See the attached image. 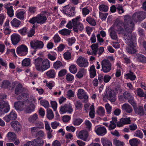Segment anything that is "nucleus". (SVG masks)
Wrapping results in <instances>:
<instances>
[{"mask_svg":"<svg viewBox=\"0 0 146 146\" xmlns=\"http://www.w3.org/2000/svg\"><path fill=\"white\" fill-rule=\"evenodd\" d=\"M64 56L66 60H69L71 58V54L69 52H66L64 54Z\"/></svg>","mask_w":146,"mask_h":146,"instance_id":"62","label":"nucleus"},{"mask_svg":"<svg viewBox=\"0 0 146 146\" xmlns=\"http://www.w3.org/2000/svg\"><path fill=\"white\" fill-rule=\"evenodd\" d=\"M101 141L103 146H112L111 142L107 138H102Z\"/></svg>","mask_w":146,"mask_h":146,"instance_id":"34","label":"nucleus"},{"mask_svg":"<svg viewBox=\"0 0 146 146\" xmlns=\"http://www.w3.org/2000/svg\"><path fill=\"white\" fill-rule=\"evenodd\" d=\"M95 131L97 135L99 136H103L107 133V130L104 126L96 127Z\"/></svg>","mask_w":146,"mask_h":146,"instance_id":"14","label":"nucleus"},{"mask_svg":"<svg viewBox=\"0 0 146 146\" xmlns=\"http://www.w3.org/2000/svg\"><path fill=\"white\" fill-rule=\"evenodd\" d=\"M47 117L49 119H52L54 117V114L52 110L48 109L47 111Z\"/></svg>","mask_w":146,"mask_h":146,"instance_id":"44","label":"nucleus"},{"mask_svg":"<svg viewBox=\"0 0 146 146\" xmlns=\"http://www.w3.org/2000/svg\"><path fill=\"white\" fill-rule=\"evenodd\" d=\"M17 118L16 113L15 111H11L10 113L4 117L3 119L6 122H9L11 120H14Z\"/></svg>","mask_w":146,"mask_h":146,"instance_id":"13","label":"nucleus"},{"mask_svg":"<svg viewBox=\"0 0 146 146\" xmlns=\"http://www.w3.org/2000/svg\"><path fill=\"white\" fill-rule=\"evenodd\" d=\"M89 136L88 132L86 130H82L79 132L78 137L83 140L84 141H86L88 139Z\"/></svg>","mask_w":146,"mask_h":146,"instance_id":"16","label":"nucleus"},{"mask_svg":"<svg viewBox=\"0 0 146 146\" xmlns=\"http://www.w3.org/2000/svg\"><path fill=\"white\" fill-rule=\"evenodd\" d=\"M60 111L61 114L66 113L71 114L73 111V109L70 104H66L62 106L60 108Z\"/></svg>","mask_w":146,"mask_h":146,"instance_id":"5","label":"nucleus"},{"mask_svg":"<svg viewBox=\"0 0 146 146\" xmlns=\"http://www.w3.org/2000/svg\"><path fill=\"white\" fill-rule=\"evenodd\" d=\"M37 23L42 25L45 23L47 19V17L44 13H40L37 16Z\"/></svg>","mask_w":146,"mask_h":146,"instance_id":"17","label":"nucleus"},{"mask_svg":"<svg viewBox=\"0 0 146 146\" xmlns=\"http://www.w3.org/2000/svg\"><path fill=\"white\" fill-rule=\"evenodd\" d=\"M134 136H136L141 139L143 137V134L140 130H137L135 133Z\"/></svg>","mask_w":146,"mask_h":146,"instance_id":"57","label":"nucleus"},{"mask_svg":"<svg viewBox=\"0 0 146 146\" xmlns=\"http://www.w3.org/2000/svg\"><path fill=\"white\" fill-rule=\"evenodd\" d=\"M131 17L129 15H126L124 17V23L119 21L116 23L115 29L118 34H122L125 42L128 46L126 49L129 54H134L136 52L135 49L137 45L136 36L131 33L133 31L134 24L131 20Z\"/></svg>","mask_w":146,"mask_h":146,"instance_id":"1","label":"nucleus"},{"mask_svg":"<svg viewBox=\"0 0 146 146\" xmlns=\"http://www.w3.org/2000/svg\"><path fill=\"white\" fill-rule=\"evenodd\" d=\"M98 43L93 44L91 46V48L92 50L93 54L94 55H96L98 51Z\"/></svg>","mask_w":146,"mask_h":146,"instance_id":"38","label":"nucleus"},{"mask_svg":"<svg viewBox=\"0 0 146 146\" xmlns=\"http://www.w3.org/2000/svg\"><path fill=\"white\" fill-rule=\"evenodd\" d=\"M11 23L13 26L18 27L21 24V21L17 19L14 18L11 21Z\"/></svg>","mask_w":146,"mask_h":146,"instance_id":"39","label":"nucleus"},{"mask_svg":"<svg viewBox=\"0 0 146 146\" xmlns=\"http://www.w3.org/2000/svg\"><path fill=\"white\" fill-rule=\"evenodd\" d=\"M11 39L12 44L16 45L20 41V35L16 34H13L11 36Z\"/></svg>","mask_w":146,"mask_h":146,"instance_id":"22","label":"nucleus"},{"mask_svg":"<svg viewBox=\"0 0 146 146\" xmlns=\"http://www.w3.org/2000/svg\"><path fill=\"white\" fill-rule=\"evenodd\" d=\"M76 63L79 67H81L85 68L88 65V62L87 59L82 56H80L78 58Z\"/></svg>","mask_w":146,"mask_h":146,"instance_id":"8","label":"nucleus"},{"mask_svg":"<svg viewBox=\"0 0 146 146\" xmlns=\"http://www.w3.org/2000/svg\"><path fill=\"white\" fill-rule=\"evenodd\" d=\"M11 125L15 130L17 132L20 131L21 128L22 127L20 123L17 121H12L11 123Z\"/></svg>","mask_w":146,"mask_h":146,"instance_id":"19","label":"nucleus"},{"mask_svg":"<svg viewBox=\"0 0 146 146\" xmlns=\"http://www.w3.org/2000/svg\"><path fill=\"white\" fill-rule=\"evenodd\" d=\"M110 35L111 38L113 40H118V38L116 32L114 31L112 27L110 29Z\"/></svg>","mask_w":146,"mask_h":146,"instance_id":"28","label":"nucleus"},{"mask_svg":"<svg viewBox=\"0 0 146 146\" xmlns=\"http://www.w3.org/2000/svg\"><path fill=\"white\" fill-rule=\"evenodd\" d=\"M77 95L79 99H84V102H88V96L87 95L86 92L83 89H78Z\"/></svg>","mask_w":146,"mask_h":146,"instance_id":"10","label":"nucleus"},{"mask_svg":"<svg viewBox=\"0 0 146 146\" xmlns=\"http://www.w3.org/2000/svg\"><path fill=\"white\" fill-rule=\"evenodd\" d=\"M26 91H24L21 93V94L18 96L17 98V99L20 100H23L24 102L28 99L29 97V93L28 90L27 89Z\"/></svg>","mask_w":146,"mask_h":146,"instance_id":"18","label":"nucleus"},{"mask_svg":"<svg viewBox=\"0 0 146 146\" xmlns=\"http://www.w3.org/2000/svg\"><path fill=\"white\" fill-rule=\"evenodd\" d=\"M82 104L80 100L77 101L75 104V106L77 109L78 110L82 107Z\"/></svg>","mask_w":146,"mask_h":146,"instance_id":"64","label":"nucleus"},{"mask_svg":"<svg viewBox=\"0 0 146 146\" xmlns=\"http://www.w3.org/2000/svg\"><path fill=\"white\" fill-rule=\"evenodd\" d=\"M122 121L124 125L125 124H128L131 123V120L130 117L122 118Z\"/></svg>","mask_w":146,"mask_h":146,"instance_id":"60","label":"nucleus"},{"mask_svg":"<svg viewBox=\"0 0 146 146\" xmlns=\"http://www.w3.org/2000/svg\"><path fill=\"white\" fill-rule=\"evenodd\" d=\"M56 73L54 70L51 69L46 72V75L48 78H55Z\"/></svg>","mask_w":146,"mask_h":146,"instance_id":"30","label":"nucleus"},{"mask_svg":"<svg viewBox=\"0 0 146 146\" xmlns=\"http://www.w3.org/2000/svg\"><path fill=\"white\" fill-rule=\"evenodd\" d=\"M145 13V12H137L135 13L132 16L133 20L135 22L143 20L145 18V17H143V15Z\"/></svg>","mask_w":146,"mask_h":146,"instance_id":"12","label":"nucleus"},{"mask_svg":"<svg viewBox=\"0 0 146 146\" xmlns=\"http://www.w3.org/2000/svg\"><path fill=\"white\" fill-rule=\"evenodd\" d=\"M105 97L111 102H114L116 97L114 90L111 88L106 89L105 92Z\"/></svg>","mask_w":146,"mask_h":146,"instance_id":"4","label":"nucleus"},{"mask_svg":"<svg viewBox=\"0 0 146 146\" xmlns=\"http://www.w3.org/2000/svg\"><path fill=\"white\" fill-rule=\"evenodd\" d=\"M90 77L91 78H93L96 75V70L94 65H92L90 67L89 69Z\"/></svg>","mask_w":146,"mask_h":146,"instance_id":"29","label":"nucleus"},{"mask_svg":"<svg viewBox=\"0 0 146 146\" xmlns=\"http://www.w3.org/2000/svg\"><path fill=\"white\" fill-rule=\"evenodd\" d=\"M10 108L7 102L2 101L0 102V116L8 112Z\"/></svg>","mask_w":146,"mask_h":146,"instance_id":"6","label":"nucleus"},{"mask_svg":"<svg viewBox=\"0 0 146 146\" xmlns=\"http://www.w3.org/2000/svg\"><path fill=\"white\" fill-rule=\"evenodd\" d=\"M123 96L125 99L128 100L133 96L131 94L127 91H125L123 94Z\"/></svg>","mask_w":146,"mask_h":146,"instance_id":"49","label":"nucleus"},{"mask_svg":"<svg viewBox=\"0 0 146 146\" xmlns=\"http://www.w3.org/2000/svg\"><path fill=\"white\" fill-rule=\"evenodd\" d=\"M24 13L25 12L24 11H21L18 12H16V15L18 18L23 20L24 19Z\"/></svg>","mask_w":146,"mask_h":146,"instance_id":"47","label":"nucleus"},{"mask_svg":"<svg viewBox=\"0 0 146 146\" xmlns=\"http://www.w3.org/2000/svg\"><path fill=\"white\" fill-rule=\"evenodd\" d=\"M108 9V7L104 5H102L99 6V9L101 11L106 12Z\"/></svg>","mask_w":146,"mask_h":146,"instance_id":"55","label":"nucleus"},{"mask_svg":"<svg viewBox=\"0 0 146 146\" xmlns=\"http://www.w3.org/2000/svg\"><path fill=\"white\" fill-rule=\"evenodd\" d=\"M113 143L115 146H123L125 144L123 142L116 139L113 140Z\"/></svg>","mask_w":146,"mask_h":146,"instance_id":"48","label":"nucleus"},{"mask_svg":"<svg viewBox=\"0 0 146 146\" xmlns=\"http://www.w3.org/2000/svg\"><path fill=\"white\" fill-rule=\"evenodd\" d=\"M123 110L125 111L127 113H130L133 111L132 107L128 104H124L122 106Z\"/></svg>","mask_w":146,"mask_h":146,"instance_id":"24","label":"nucleus"},{"mask_svg":"<svg viewBox=\"0 0 146 146\" xmlns=\"http://www.w3.org/2000/svg\"><path fill=\"white\" fill-rule=\"evenodd\" d=\"M7 137L9 140L14 141L16 139L17 137L16 134L12 132H9L7 135Z\"/></svg>","mask_w":146,"mask_h":146,"instance_id":"33","label":"nucleus"},{"mask_svg":"<svg viewBox=\"0 0 146 146\" xmlns=\"http://www.w3.org/2000/svg\"><path fill=\"white\" fill-rule=\"evenodd\" d=\"M45 136V134L44 132L42 130H40L38 131L37 133L36 134L35 137H38V138L40 137L43 138Z\"/></svg>","mask_w":146,"mask_h":146,"instance_id":"53","label":"nucleus"},{"mask_svg":"<svg viewBox=\"0 0 146 146\" xmlns=\"http://www.w3.org/2000/svg\"><path fill=\"white\" fill-rule=\"evenodd\" d=\"M38 119L37 115L35 113L32 115H31L28 118V120L30 123H34Z\"/></svg>","mask_w":146,"mask_h":146,"instance_id":"35","label":"nucleus"},{"mask_svg":"<svg viewBox=\"0 0 146 146\" xmlns=\"http://www.w3.org/2000/svg\"><path fill=\"white\" fill-rule=\"evenodd\" d=\"M86 72V70L84 68H82L78 71L76 76L77 78H80L83 77L84 74Z\"/></svg>","mask_w":146,"mask_h":146,"instance_id":"41","label":"nucleus"},{"mask_svg":"<svg viewBox=\"0 0 146 146\" xmlns=\"http://www.w3.org/2000/svg\"><path fill=\"white\" fill-rule=\"evenodd\" d=\"M35 127H37L38 129H43L44 124L43 123L40 121H36L34 123Z\"/></svg>","mask_w":146,"mask_h":146,"instance_id":"54","label":"nucleus"},{"mask_svg":"<svg viewBox=\"0 0 146 146\" xmlns=\"http://www.w3.org/2000/svg\"><path fill=\"white\" fill-rule=\"evenodd\" d=\"M24 101L16 102L14 103V107L17 110L22 111L23 110Z\"/></svg>","mask_w":146,"mask_h":146,"instance_id":"23","label":"nucleus"},{"mask_svg":"<svg viewBox=\"0 0 146 146\" xmlns=\"http://www.w3.org/2000/svg\"><path fill=\"white\" fill-rule=\"evenodd\" d=\"M69 69L70 72L73 73L75 74L77 71V69L75 65H71L69 68Z\"/></svg>","mask_w":146,"mask_h":146,"instance_id":"52","label":"nucleus"},{"mask_svg":"<svg viewBox=\"0 0 146 146\" xmlns=\"http://www.w3.org/2000/svg\"><path fill=\"white\" fill-rule=\"evenodd\" d=\"M71 31L66 29H64L59 31V33L62 35L68 36L70 35Z\"/></svg>","mask_w":146,"mask_h":146,"instance_id":"31","label":"nucleus"},{"mask_svg":"<svg viewBox=\"0 0 146 146\" xmlns=\"http://www.w3.org/2000/svg\"><path fill=\"white\" fill-rule=\"evenodd\" d=\"M8 5V4H5V8L7 10V13L8 16L10 17H11L14 15V11L13 9V7L11 6L10 7H9Z\"/></svg>","mask_w":146,"mask_h":146,"instance_id":"25","label":"nucleus"},{"mask_svg":"<svg viewBox=\"0 0 146 146\" xmlns=\"http://www.w3.org/2000/svg\"><path fill=\"white\" fill-rule=\"evenodd\" d=\"M112 120L110 121V124L107 123H104L103 124L105 126L108 127L109 130L114 129L116 127V123L117 121V118L116 117H112L111 118Z\"/></svg>","mask_w":146,"mask_h":146,"instance_id":"9","label":"nucleus"},{"mask_svg":"<svg viewBox=\"0 0 146 146\" xmlns=\"http://www.w3.org/2000/svg\"><path fill=\"white\" fill-rule=\"evenodd\" d=\"M129 143L131 146H138L139 141L135 138H133L129 141Z\"/></svg>","mask_w":146,"mask_h":146,"instance_id":"42","label":"nucleus"},{"mask_svg":"<svg viewBox=\"0 0 146 146\" xmlns=\"http://www.w3.org/2000/svg\"><path fill=\"white\" fill-rule=\"evenodd\" d=\"M70 10V7L68 5H67L64 6L63 11L65 14L68 15Z\"/></svg>","mask_w":146,"mask_h":146,"instance_id":"59","label":"nucleus"},{"mask_svg":"<svg viewBox=\"0 0 146 146\" xmlns=\"http://www.w3.org/2000/svg\"><path fill=\"white\" fill-rule=\"evenodd\" d=\"M136 56L137 61L143 63H146V57L140 54H137Z\"/></svg>","mask_w":146,"mask_h":146,"instance_id":"26","label":"nucleus"},{"mask_svg":"<svg viewBox=\"0 0 146 146\" xmlns=\"http://www.w3.org/2000/svg\"><path fill=\"white\" fill-rule=\"evenodd\" d=\"M86 21L90 25L93 26H95L96 25V23L95 20L93 18L88 17L86 19Z\"/></svg>","mask_w":146,"mask_h":146,"instance_id":"37","label":"nucleus"},{"mask_svg":"<svg viewBox=\"0 0 146 146\" xmlns=\"http://www.w3.org/2000/svg\"><path fill=\"white\" fill-rule=\"evenodd\" d=\"M34 140V141L36 143L37 146H42L44 144L43 140L41 139L40 138H38Z\"/></svg>","mask_w":146,"mask_h":146,"instance_id":"45","label":"nucleus"},{"mask_svg":"<svg viewBox=\"0 0 146 146\" xmlns=\"http://www.w3.org/2000/svg\"><path fill=\"white\" fill-rule=\"evenodd\" d=\"M67 41L68 42L69 45L71 46L75 42L76 39L74 37H72L71 38H68Z\"/></svg>","mask_w":146,"mask_h":146,"instance_id":"58","label":"nucleus"},{"mask_svg":"<svg viewBox=\"0 0 146 146\" xmlns=\"http://www.w3.org/2000/svg\"><path fill=\"white\" fill-rule=\"evenodd\" d=\"M40 104L45 108H47L49 107V104L48 102L45 100H41L40 102Z\"/></svg>","mask_w":146,"mask_h":146,"instance_id":"51","label":"nucleus"},{"mask_svg":"<svg viewBox=\"0 0 146 146\" xmlns=\"http://www.w3.org/2000/svg\"><path fill=\"white\" fill-rule=\"evenodd\" d=\"M31 60L30 58H25L22 62V65L24 66H27L30 64Z\"/></svg>","mask_w":146,"mask_h":146,"instance_id":"50","label":"nucleus"},{"mask_svg":"<svg viewBox=\"0 0 146 146\" xmlns=\"http://www.w3.org/2000/svg\"><path fill=\"white\" fill-rule=\"evenodd\" d=\"M42 60V58L38 57L34 60V64L35 68L38 71L41 70Z\"/></svg>","mask_w":146,"mask_h":146,"instance_id":"15","label":"nucleus"},{"mask_svg":"<svg viewBox=\"0 0 146 146\" xmlns=\"http://www.w3.org/2000/svg\"><path fill=\"white\" fill-rule=\"evenodd\" d=\"M102 69L101 70L105 73L109 72L111 68V64L108 60L104 59L101 62Z\"/></svg>","mask_w":146,"mask_h":146,"instance_id":"3","label":"nucleus"},{"mask_svg":"<svg viewBox=\"0 0 146 146\" xmlns=\"http://www.w3.org/2000/svg\"><path fill=\"white\" fill-rule=\"evenodd\" d=\"M126 75L127 76V79H129L132 81L134 80L136 78L135 75L131 71H130L129 73H127L126 74Z\"/></svg>","mask_w":146,"mask_h":146,"instance_id":"43","label":"nucleus"},{"mask_svg":"<svg viewBox=\"0 0 146 146\" xmlns=\"http://www.w3.org/2000/svg\"><path fill=\"white\" fill-rule=\"evenodd\" d=\"M83 120L82 119H76L74 120L73 122L74 125H79L82 122Z\"/></svg>","mask_w":146,"mask_h":146,"instance_id":"61","label":"nucleus"},{"mask_svg":"<svg viewBox=\"0 0 146 146\" xmlns=\"http://www.w3.org/2000/svg\"><path fill=\"white\" fill-rule=\"evenodd\" d=\"M26 89L23 87L21 84H19L16 86L15 90V93L17 95H19L23 92L24 91H26Z\"/></svg>","mask_w":146,"mask_h":146,"instance_id":"21","label":"nucleus"},{"mask_svg":"<svg viewBox=\"0 0 146 146\" xmlns=\"http://www.w3.org/2000/svg\"><path fill=\"white\" fill-rule=\"evenodd\" d=\"M28 48L24 44H22L17 48V52L18 54L21 56L26 55L28 52Z\"/></svg>","mask_w":146,"mask_h":146,"instance_id":"11","label":"nucleus"},{"mask_svg":"<svg viewBox=\"0 0 146 146\" xmlns=\"http://www.w3.org/2000/svg\"><path fill=\"white\" fill-rule=\"evenodd\" d=\"M135 113L140 115H144V112L143 110V108L142 106H139L137 108H133Z\"/></svg>","mask_w":146,"mask_h":146,"instance_id":"27","label":"nucleus"},{"mask_svg":"<svg viewBox=\"0 0 146 146\" xmlns=\"http://www.w3.org/2000/svg\"><path fill=\"white\" fill-rule=\"evenodd\" d=\"M97 113L100 115L103 116L104 115L105 111L103 107L100 106L98 108V109L97 111Z\"/></svg>","mask_w":146,"mask_h":146,"instance_id":"46","label":"nucleus"},{"mask_svg":"<svg viewBox=\"0 0 146 146\" xmlns=\"http://www.w3.org/2000/svg\"><path fill=\"white\" fill-rule=\"evenodd\" d=\"M41 71H43L50 67L49 61L47 59L42 60Z\"/></svg>","mask_w":146,"mask_h":146,"instance_id":"20","label":"nucleus"},{"mask_svg":"<svg viewBox=\"0 0 146 146\" xmlns=\"http://www.w3.org/2000/svg\"><path fill=\"white\" fill-rule=\"evenodd\" d=\"M63 65L62 62L60 61H57L54 63L53 67L56 69H58L59 68L63 67Z\"/></svg>","mask_w":146,"mask_h":146,"instance_id":"40","label":"nucleus"},{"mask_svg":"<svg viewBox=\"0 0 146 146\" xmlns=\"http://www.w3.org/2000/svg\"><path fill=\"white\" fill-rule=\"evenodd\" d=\"M1 87L4 88H9L10 89L11 87V84L8 80H5L3 82L2 84L1 85Z\"/></svg>","mask_w":146,"mask_h":146,"instance_id":"36","label":"nucleus"},{"mask_svg":"<svg viewBox=\"0 0 146 146\" xmlns=\"http://www.w3.org/2000/svg\"><path fill=\"white\" fill-rule=\"evenodd\" d=\"M31 46V48L35 49L34 52L36 51L35 49L38 48H42L44 46V44L42 42L39 40H34L30 42Z\"/></svg>","mask_w":146,"mask_h":146,"instance_id":"7","label":"nucleus"},{"mask_svg":"<svg viewBox=\"0 0 146 146\" xmlns=\"http://www.w3.org/2000/svg\"><path fill=\"white\" fill-rule=\"evenodd\" d=\"M35 107V106L34 104H30L25 108V112L27 113H31L34 110Z\"/></svg>","mask_w":146,"mask_h":146,"instance_id":"32","label":"nucleus"},{"mask_svg":"<svg viewBox=\"0 0 146 146\" xmlns=\"http://www.w3.org/2000/svg\"><path fill=\"white\" fill-rule=\"evenodd\" d=\"M31 134L34 136H35L36 134L37 133L38 129L37 127H33L30 129Z\"/></svg>","mask_w":146,"mask_h":146,"instance_id":"56","label":"nucleus"},{"mask_svg":"<svg viewBox=\"0 0 146 146\" xmlns=\"http://www.w3.org/2000/svg\"><path fill=\"white\" fill-rule=\"evenodd\" d=\"M80 16H78L72 19L73 30L74 32L77 33L79 31L80 32L82 31L84 28L83 24L80 21Z\"/></svg>","mask_w":146,"mask_h":146,"instance_id":"2","label":"nucleus"},{"mask_svg":"<svg viewBox=\"0 0 146 146\" xmlns=\"http://www.w3.org/2000/svg\"><path fill=\"white\" fill-rule=\"evenodd\" d=\"M128 102L130 104L133 108L136 107V105L134 102L133 97H131L130 99H128Z\"/></svg>","mask_w":146,"mask_h":146,"instance_id":"63","label":"nucleus"}]
</instances>
